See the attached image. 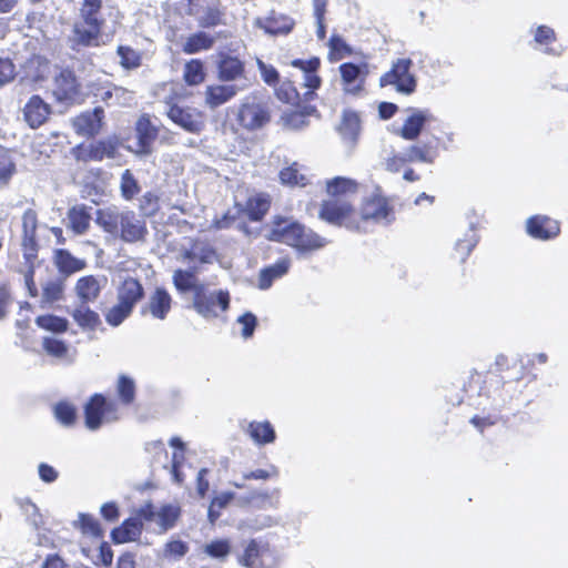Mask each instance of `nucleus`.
Wrapping results in <instances>:
<instances>
[{
  "label": "nucleus",
  "mask_w": 568,
  "mask_h": 568,
  "mask_svg": "<svg viewBox=\"0 0 568 568\" xmlns=\"http://www.w3.org/2000/svg\"><path fill=\"white\" fill-rule=\"evenodd\" d=\"M393 213V206L387 197L372 194L362 200L358 210L352 203H326L322 221L352 232H366L368 223L389 221Z\"/></svg>",
  "instance_id": "1"
},
{
  "label": "nucleus",
  "mask_w": 568,
  "mask_h": 568,
  "mask_svg": "<svg viewBox=\"0 0 568 568\" xmlns=\"http://www.w3.org/2000/svg\"><path fill=\"white\" fill-rule=\"evenodd\" d=\"M116 396L119 402L95 393L89 397L84 405V424L90 430L99 429L103 423H113L120 419L119 405L130 406L135 400L134 381L120 375L116 383Z\"/></svg>",
  "instance_id": "2"
},
{
  "label": "nucleus",
  "mask_w": 568,
  "mask_h": 568,
  "mask_svg": "<svg viewBox=\"0 0 568 568\" xmlns=\"http://www.w3.org/2000/svg\"><path fill=\"white\" fill-rule=\"evenodd\" d=\"M267 239L293 247L300 253H311L323 248L327 241L303 223L276 215L271 222Z\"/></svg>",
  "instance_id": "3"
},
{
  "label": "nucleus",
  "mask_w": 568,
  "mask_h": 568,
  "mask_svg": "<svg viewBox=\"0 0 568 568\" xmlns=\"http://www.w3.org/2000/svg\"><path fill=\"white\" fill-rule=\"evenodd\" d=\"M95 223L103 232L119 236L126 243L142 242L148 235L145 221L132 210L120 211L116 206L99 209Z\"/></svg>",
  "instance_id": "4"
},
{
  "label": "nucleus",
  "mask_w": 568,
  "mask_h": 568,
  "mask_svg": "<svg viewBox=\"0 0 568 568\" xmlns=\"http://www.w3.org/2000/svg\"><path fill=\"white\" fill-rule=\"evenodd\" d=\"M102 0H83L79 10V21L73 24L71 48H95L102 44V32L105 24L101 10Z\"/></svg>",
  "instance_id": "5"
},
{
  "label": "nucleus",
  "mask_w": 568,
  "mask_h": 568,
  "mask_svg": "<svg viewBox=\"0 0 568 568\" xmlns=\"http://www.w3.org/2000/svg\"><path fill=\"white\" fill-rule=\"evenodd\" d=\"M145 296L141 281L133 276L124 277L116 287V303L105 313V322L113 327L122 324Z\"/></svg>",
  "instance_id": "6"
},
{
  "label": "nucleus",
  "mask_w": 568,
  "mask_h": 568,
  "mask_svg": "<svg viewBox=\"0 0 568 568\" xmlns=\"http://www.w3.org/2000/svg\"><path fill=\"white\" fill-rule=\"evenodd\" d=\"M524 366L517 362H510L507 356L498 355L495 363L484 374L480 392L487 396L499 392L507 384L518 383L524 379Z\"/></svg>",
  "instance_id": "7"
},
{
  "label": "nucleus",
  "mask_w": 568,
  "mask_h": 568,
  "mask_svg": "<svg viewBox=\"0 0 568 568\" xmlns=\"http://www.w3.org/2000/svg\"><path fill=\"white\" fill-rule=\"evenodd\" d=\"M272 120V112L266 101L257 94L246 95L239 104L235 122L240 130L254 132L266 126Z\"/></svg>",
  "instance_id": "8"
},
{
  "label": "nucleus",
  "mask_w": 568,
  "mask_h": 568,
  "mask_svg": "<svg viewBox=\"0 0 568 568\" xmlns=\"http://www.w3.org/2000/svg\"><path fill=\"white\" fill-rule=\"evenodd\" d=\"M153 520L152 501L149 500L134 510V516L126 518L119 527L114 528L111 532V538L115 544L135 541L140 539L144 524Z\"/></svg>",
  "instance_id": "9"
},
{
  "label": "nucleus",
  "mask_w": 568,
  "mask_h": 568,
  "mask_svg": "<svg viewBox=\"0 0 568 568\" xmlns=\"http://www.w3.org/2000/svg\"><path fill=\"white\" fill-rule=\"evenodd\" d=\"M413 61L409 58H400L393 62L390 69L379 78L382 88L392 85L397 92L409 95L415 92L417 80L410 69Z\"/></svg>",
  "instance_id": "10"
},
{
  "label": "nucleus",
  "mask_w": 568,
  "mask_h": 568,
  "mask_svg": "<svg viewBox=\"0 0 568 568\" xmlns=\"http://www.w3.org/2000/svg\"><path fill=\"white\" fill-rule=\"evenodd\" d=\"M230 293L225 290L210 292L205 285H200L193 295V308L204 318H215L219 312L230 307Z\"/></svg>",
  "instance_id": "11"
},
{
  "label": "nucleus",
  "mask_w": 568,
  "mask_h": 568,
  "mask_svg": "<svg viewBox=\"0 0 568 568\" xmlns=\"http://www.w3.org/2000/svg\"><path fill=\"white\" fill-rule=\"evenodd\" d=\"M237 562L245 568H275L276 558L268 541L262 539H250Z\"/></svg>",
  "instance_id": "12"
},
{
  "label": "nucleus",
  "mask_w": 568,
  "mask_h": 568,
  "mask_svg": "<svg viewBox=\"0 0 568 568\" xmlns=\"http://www.w3.org/2000/svg\"><path fill=\"white\" fill-rule=\"evenodd\" d=\"M52 95L57 102L67 105L79 104L83 101L81 84L73 70L61 69L54 77Z\"/></svg>",
  "instance_id": "13"
},
{
  "label": "nucleus",
  "mask_w": 568,
  "mask_h": 568,
  "mask_svg": "<svg viewBox=\"0 0 568 568\" xmlns=\"http://www.w3.org/2000/svg\"><path fill=\"white\" fill-rule=\"evenodd\" d=\"M168 105V118L176 125L190 133H200L204 129L203 112L194 108H183L174 102V98L170 97L165 101Z\"/></svg>",
  "instance_id": "14"
},
{
  "label": "nucleus",
  "mask_w": 568,
  "mask_h": 568,
  "mask_svg": "<svg viewBox=\"0 0 568 568\" xmlns=\"http://www.w3.org/2000/svg\"><path fill=\"white\" fill-rule=\"evenodd\" d=\"M38 226V212L31 207L27 209L21 216V251L23 257L31 258L39 255Z\"/></svg>",
  "instance_id": "15"
},
{
  "label": "nucleus",
  "mask_w": 568,
  "mask_h": 568,
  "mask_svg": "<svg viewBox=\"0 0 568 568\" xmlns=\"http://www.w3.org/2000/svg\"><path fill=\"white\" fill-rule=\"evenodd\" d=\"M359 190V183L351 178L334 176L325 181V193L328 196L321 204L318 217L322 220V212L324 205L328 202L336 203H351L346 200L347 196L355 195Z\"/></svg>",
  "instance_id": "16"
},
{
  "label": "nucleus",
  "mask_w": 568,
  "mask_h": 568,
  "mask_svg": "<svg viewBox=\"0 0 568 568\" xmlns=\"http://www.w3.org/2000/svg\"><path fill=\"white\" fill-rule=\"evenodd\" d=\"M136 150L138 155H149L153 151V143L156 141L160 130L155 125L150 114H141L135 122Z\"/></svg>",
  "instance_id": "17"
},
{
  "label": "nucleus",
  "mask_w": 568,
  "mask_h": 568,
  "mask_svg": "<svg viewBox=\"0 0 568 568\" xmlns=\"http://www.w3.org/2000/svg\"><path fill=\"white\" fill-rule=\"evenodd\" d=\"M104 111L97 106L93 110L81 112L71 121L74 132L79 136L94 138L103 126Z\"/></svg>",
  "instance_id": "18"
},
{
  "label": "nucleus",
  "mask_w": 568,
  "mask_h": 568,
  "mask_svg": "<svg viewBox=\"0 0 568 568\" xmlns=\"http://www.w3.org/2000/svg\"><path fill=\"white\" fill-rule=\"evenodd\" d=\"M291 65L304 72V87L307 89L305 100H314L316 97L315 91L322 85V79L317 74L321 68L320 58L312 57L307 60L294 59Z\"/></svg>",
  "instance_id": "19"
},
{
  "label": "nucleus",
  "mask_w": 568,
  "mask_h": 568,
  "mask_svg": "<svg viewBox=\"0 0 568 568\" xmlns=\"http://www.w3.org/2000/svg\"><path fill=\"white\" fill-rule=\"evenodd\" d=\"M217 78L232 82L245 78V62L230 52H220L216 61Z\"/></svg>",
  "instance_id": "20"
},
{
  "label": "nucleus",
  "mask_w": 568,
  "mask_h": 568,
  "mask_svg": "<svg viewBox=\"0 0 568 568\" xmlns=\"http://www.w3.org/2000/svg\"><path fill=\"white\" fill-rule=\"evenodd\" d=\"M526 231L532 239L548 241L560 234V223L546 215H534L527 220Z\"/></svg>",
  "instance_id": "21"
},
{
  "label": "nucleus",
  "mask_w": 568,
  "mask_h": 568,
  "mask_svg": "<svg viewBox=\"0 0 568 568\" xmlns=\"http://www.w3.org/2000/svg\"><path fill=\"white\" fill-rule=\"evenodd\" d=\"M173 298L164 287H155L150 294L148 303L142 307V314H150L153 318L164 321L172 310Z\"/></svg>",
  "instance_id": "22"
},
{
  "label": "nucleus",
  "mask_w": 568,
  "mask_h": 568,
  "mask_svg": "<svg viewBox=\"0 0 568 568\" xmlns=\"http://www.w3.org/2000/svg\"><path fill=\"white\" fill-rule=\"evenodd\" d=\"M445 149V144L438 136H430L420 143L413 144L407 148L410 160L413 162L432 164L439 156L440 150Z\"/></svg>",
  "instance_id": "23"
},
{
  "label": "nucleus",
  "mask_w": 568,
  "mask_h": 568,
  "mask_svg": "<svg viewBox=\"0 0 568 568\" xmlns=\"http://www.w3.org/2000/svg\"><path fill=\"white\" fill-rule=\"evenodd\" d=\"M51 114V106L40 97L32 95L23 108V116L28 125L38 129L47 122Z\"/></svg>",
  "instance_id": "24"
},
{
  "label": "nucleus",
  "mask_w": 568,
  "mask_h": 568,
  "mask_svg": "<svg viewBox=\"0 0 568 568\" xmlns=\"http://www.w3.org/2000/svg\"><path fill=\"white\" fill-rule=\"evenodd\" d=\"M338 69L342 82L349 91L358 92L363 90L365 79L369 73L367 63L358 65L353 62H345Z\"/></svg>",
  "instance_id": "25"
},
{
  "label": "nucleus",
  "mask_w": 568,
  "mask_h": 568,
  "mask_svg": "<svg viewBox=\"0 0 568 568\" xmlns=\"http://www.w3.org/2000/svg\"><path fill=\"white\" fill-rule=\"evenodd\" d=\"M432 120H434V116L428 110L414 109L404 121L399 135L404 140L414 141L419 136L425 124Z\"/></svg>",
  "instance_id": "26"
},
{
  "label": "nucleus",
  "mask_w": 568,
  "mask_h": 568,
  "mask_svg": "<svg viewBox=\"0 0 568 568\" xmlns=\"http://www.w3.org/2000/svg\"><path fill=\"white\" fill-rule=\"evenodd\" d=\"M67 227L74 235H83L90 230L91 207L85 204H75L67 212Z\"/></svg>",
  "instance_id": "27"
},
{
  "label": "nucleus",
  "mask_w": 568,
  "mask_h": 568,
  "mask_svg": "<svg viewBox=\"0 0 568 568\" xmlns=\"http://www.w3.org/2000/svg\"><path fill=\"white\" fill-rule=\"evenodd\" d=\"M255 24L264 30L265 33L281 36L288 34L293 30L295 22L288 16L272 11L267 17L257 19Z\"/></svg>",
  "instance_id": "28"
},
{
  "label": "nucleus",
  "mask_w": 568,
  "mask_h": 568,
  "mask_svg": "<svg viewBox=\"0 0 568 568\" xmlns=\"http://www.w3.org/2000/svg\"><path fill=\"white\" fill-rule=\"evenodd\" d=\"M272 205V196L268 193L260 192L247 197L244 211L251 222H261L268 213Z\"/></svg>",
  "instance_id": "29"
},
{
  "label": "nucleus",
  "mask_w": 568,
  "mask_h": 568,
  "mask_svg": "<svg viewBox=\"0 0 568 568\" xmlns=\"http://www.w3.org/2000/svg\"><path fill=\"white\" fill-rule=\"evenodd\" d=\"M154 520L158 524L161 534L174 528L182 515V509L175 504H164L159 509L152 503Z\"/></svg>",
  "instance_id": "30"
},
{
  "label": "nucleus",
  "mask_w": 568,
  "mask_h": 568,
  "mask_svg": "<svg viewBox=\"0 0 568 568\" xmlns=\"http://www.w3.org/2000/svg\"><path fill=\"white\" fill-rule=\"evenodd\" d=\"M53 263L58 271L63 275H71L87 267L84 260L75 257L65 248H58L53 253Z\"/></svg>",
  "instance_id": "31"
},
{
  "label": "nucleus",
  "mask_w": 568,
  "mask_h": 568,
  "mask_svg": "<svg viewBox=\"0 0 568 568\" xmlns=\"http://www.w3.org/2000/svg\"><path fill=\"white\" fill-rule=\"evenodd\" d=\"M290 267L291 260L283 257L277 260L274 264L262 268L258 275V288H270L274 281L283 277L288 272Z\"/></svg>",
  "instance_id": "32"
},
{
  "label": "nucleus",
  "mask_w": 568,
  "mask_h": 568,
  "mask_svg": "<svg viewBox=\"0 0 568 568\" xmlns=\"http://www.w3.org/2000/svg\"><path fill=\"white\" fill-rule=\"evenodd\" d=\"M245 433L257 445H267L274 443L276 433L268 420H252L247 424Z\"/></svg>",
  "instance_id": "33"
},
{
  "label": "nucleus",
  "mask_w": 568,
  "mask_h": 568,
  "mask_svg": "<svg viewBox=\"0 0 568 568\" xmlns=\"http://www.w3.org/2000/svg\"><path fill=\"white\" fill-rule=\"evenodd\" d=\"M101 284L94 275L80 277L75 283V293L82 304L94 302L101 294Z\"/></svg>",
  "instance_id": "34"
},
{
  "label": "nucleus",
  "mask_w": 568,
  "mask_h": 568,
  "mask_svg": "<svg viewBox=\"0 0 568 568\" xmlns=\"http://www.w3.org/2000/svg\"><path fill=\"white\" fill-rule=\"evenodd\" d=\"M214 44L215 38L201 30L186 37L182 44V52L185 54H195L202 51L211 50Z\"/></svg>",
  "instance_id": "35"
},
{
  "label": "nucleus",
  "mask_w": 568,
  "mask_h": 568,
  "mask_svg": "<svg viewBox=\"0 0 568 568\" xmlns=\"http://www.w3.org/2000/svg\"><path fill=\"white\" fill-rule=\"evenodd\" d=\"M338 133L342 139L351 145L357 142L361 133V119L356 112L345 111L343 113Z\"/></svg>",
  "instance_id": "36"
},
{
  "label": "nucleus",
  "mask_w": 568,
  "mask_h": 568,
  "mask_svg": "<svg viewBox=\"0 0 568 568\" xmlns=\"http://www.w3.org/2000/svg\"><path fill=\"white\" fill-rule=\"evenodd\" d=\"M197 24L202 29H214L220 26H225V8L220 0L206 7L197 19Z\"/></svg>",
  "instance_id": "37"
},
{
  "label": "nucleus",
  "mask_w": 568,
  "mask_h": 568,
  "mask_svg": "<svg viewBox=\"0 0 568 568\" xmlns=\"http://www.w3.org/2000/svg\"><path fill=\"white\" fill-rule=\"evenodd\" d=\"M275 97L283 103L290 104L294 108H301L303 102H310L305 100V93L300 94L294 82L291 80H284L274 88Z\"/></svg>",
  "instance_id": "38"
},
{
  "label": "nucleus",
  "mask_w": 568,
  "mask_h": 568,
  "mask_svg": "<svg viewBox=\"0 0 568 568\" xmlns=\"http://www.w3.org/2000/svg\"><path fill=\"white\" fill-rule=\"evenodd\" d=\"M235 85L214 84L205 90V102L211 108H217L236 95Z\"/></svg>",
  "instance_id": "39"
},
{
  "label": "nucleus",
  "mask_w": 568,
  "mask_h": 568,
  "mask_svg": "<svg viewBox=\"0 0 568 568\" xmlns=\"http://www.w3.org/2000/svg\"><path fill=\"white\" fill-rule=\"evenodd\" d=\"M92 93L97 99L109 105L113 98H115L118 101L121 99L125 100L130 92L125 88L119 87L111 82H104L94 83Z\"/></svg>",
  "instance_id": "40"
},
{
  "label": "nucleus",
  "mask_w": 568,
  "mask_h": 568,
  "mask_svg": "<svg viewBox=\"0 0 568 568\" xmlns=\"http://www.w3.org/2000/svg\"><path fill=\"white\" fill-rule=\"evenodd\" d=\"M17 172V163L11 151L0 145V187L8 186Z\"/></svg>",
  "instance_id": "41"
},
{
  "label": "nucleus",
  "mask_w": 568,
  "mask_h": 568,
  "mask_svg": "<svg viewBox=\"0 0 568 568\" xmlns=\"http://www.w3.org/2000/svg\"><path fill=\"white\" fill-rule=\"evenodd\" d=\"M97 162H102L104 159H115L119 155L121 141L118 136L112 135L105 139L93 141Z\"/></svg>",
  "instance_id": "42"
},
{
  "label": "nucleus",
  "mask_w": 568,
  "mask_h": 568,
  "mask_svg": "<svg viewBox=\"0 0 568 568\" xmlns=\"http://www.w3.org/2000/svg\"><path fill=\"white\" fill-rule=\"evenodd\" d=\"M72 317L84 329H95L101 324L99 314L91 310L88 304L81 303L75 307Z\"/></svg>",
  "instance_id": "43"
},
{
  "label": "nucleus",
  "mask_w": 568,
  "mask_h": 568,
  "mask_svg": "<svg viewBox=\"0 0 568 568\" xmlns=\"http://www.w3.org/2000/svg\"><path fill=\"white\" fill-rule=\"evenodd\" d=\"M64 293V284L59 278L48 280L42 285L41 307L51 306L62 300Z\"/></svg>",
  "instance_id": "44"
},
{
  "label": "nucleus",
  "mask_w": 568,
  "mask_h": 568,
  "mask_svg": "<svg viewBox=\"0 0 568 568\" xmlns=\"http://www.w3.org/2000/svg\"><path fill=\"white\" fill-rule=\"evenodd\" d=\"M196 275L194 271L190 270H175L172 276V282L175 287V290L180 293H186L192 291L193 295L196 292V288L201 284H196Z\"/></svg>",
  "instance_id": "45"
},
{
  "label": "nucleus",
  "mask_w": 568,
  "mask_h": 568,
  "mask_svg": "<svg viewBox=\"0 0 568 568\" xmlns=\"http://www.w3.org/2000/svg\"><path fill=\"white\" fill-rule=\"evenodd\" d=\"M116 54L120 58V65L124 70H135L142 65V52L133 49L130 45L120 44L116 48Z\"/></svg>",
  "instance_id": "46"
},
{
  "label": "nucleus",
  "mask_w": 568,
  "mask_h": 568,
  "mask_svg": "<svg viewBox=\"0 0 568 568\" xmlns=\"http://www.w3.org/2000/svg\"><path fill=\"white\" fill-rule=\"evenodd\" d=\"M138 209L142 217H154L161 210V197L154 191H146L139 199Z\"/></svg>",
  "instance_id": "47"
},
{
  "label": "nucleus",
  "mask_w": 568,
  "mask_h": 568,
  "mask_svg": "<svg viewBox=\"0 0 568 568\" xmlns=\"http://www.w3.org/2000/svg\"><path fill=\"white\" fill-rule=\"evenodd\" d=\"M141 192V186L133 172L129 169L124 170L120 178V194L123 200L130 202L134 200Z\"/></svg>",
  "instance_id": "48"
},
{
  "label": "nucleus",
  "mask_w": 568,
  "mask_h": 568,
  "mask_svg": "<svg viewBox=\"0 0 568 568\" xmlns=\"http://www.w3.org/2000/svg\"><path fill=\"white\" fill-rule=\"evenodd\" d=\"M36 324L38 327L55 334L65 333L69 328L67 318L53 314L39 315L36 318Z\"/></svg>",
  "instance_id": "49"
},
{
  "label": "nucleus",
  "mask_w": 568,
  "mask_h": 568,
  "mask_svg": "<svg viewBox=\"0 0 568 568\" xmlns=\"http://www.w3.org/2000/svg\"><path fill=\"white\" fill-rule=\"evenodd\" d=\"M278 178L282 184L291 187H304L308 184V179L304 174L300 173L297 163L283 168L278 173Z\"/></svg>",
  "instance_id": "50"
},
{
  "label": "nucleus",
  "mask_w": 568,
  "mask_h": 568,
  "mask_svg": "<svg viewBox=\"0 0 568 568\" xmlns=\"http://www.w3.org/2000/svg\"><path fill=\"white\" fill-rule=\"evenodd\" d=\"M183 79L189 85H199L205 80L204 64L200 59H192L184 65Z\"/></svg>",
  "instance_id": "51"
},
{
  "label": "nucleus",
  "mask_w": 568,
  "mask_h": 568,
  "mask_svg": "<svg viewBox=\"0 0 568 568\" xmlns=\"http://www.w3.org/2000/svg\"><path fill=\"white\" fill-rule=\"evenodd\" d=\"M235 498L232 491H223L214 496L207 510L209 520L214 524L221 516L222 510Z\"/></svg>",
  "instance_id": "52"
},
{
  "label": "nucleus",
  "mask_w": 568,
  "mask_h": 568,
  "mask_svg": "<svg viewBox=\"0 0 568 568\" xmlns=\"http://www.w3.org/2000/svg\"><path fill=\"white\" fill-rule=\"evenodd\" d=\"M300 109V111H291L282 116L285 126L296 130L303 128L307 123L306 116L314 111V108L302 104Z\"/></svg>",
  "instance_id": "53"
},
{
  "label": "nucleus",
  "mask_w": 568,
  "mask_h": 568,
  "mask_svg": "<svg viewBox=\"0 0 568 568\" xmlns=\"http://www.w3.org/2000/svg\"><path fill=\"white\" fill-rule=\"evenodd\" d=\"M331 61H339L353 54V49L345 42V40L336 34H333L328 40Z\"/></svg>",
  "instance_id": "54"
},
{
  "label": "nucleus",
  "mask_w": 568,
  "mask_h": 568,
  "mask_svg": "<svg viewBox=\"0 0 568 568\" xmlns=\"http://www.w3.org/2000/svg\"><path fill=\"white\" fill-rule=\"evenodd\" d=\"M38 257L39 255H34V257L31 258L23 257L26 265V270L23 271L24 285L30 297H37L39 295V290L34 281Z\"/></svg>",
  "instance_id": "55"
},
{
  "label": "nucleus",
  "mask_w": 568,
  "mask_h": 568,
  "mask_svg": "<svg viewBox=\"0 0 568 568\" xmlns=\"http://www.w3.org/2000/svg\"><path fill=\"white\" fill-rule=\"evenodd\" d=\"M42 348L47 355L57 359H63L69 354L68 344L64 341L54 337H43Z\"/></svg>",
  "instance_id": "56"
},
{
  "label": "nucleus",
  "mask_w": 568,
  "mask_h": 568,
  "mask_svg": "<svg viewBox=\"0 0 568 568\" xmlns=\"http://www.w3.org/2000/svg\"><path fill=\"white\" fill-rule=\"evenodd\" d=\"M77 527L84 535H90L95 538L103 537V529L97 518L90 514H80Z\"/></svg>",
  "instance_id": "57"
},
{
  "label": "nucleus",
  "mask_w": 568,
  "mask_h": 568,
  "mask_svg": "<svg viewBox=\"0 0 568 568\" xmlns=\"http://www.w3.org/2000/svg\"><path fill=\"white\" fill-rule=\"evenodd\" d=\"M71 156L78 163L97 162L94 143L81 142L70 150Z\"/></svg>",
  "instance_id": "58"
},
{
  "label": "nucleus",
  "mask_w": 568,
  "mask_h": 568,
  "mask_svg": "<svg viewBox=\"0 0 568 568\" xmlns=\"http://www.w3.org/2000/svg\"><path fill=\"white\" fill-rule=\"evenodd\" d=\"M55 418L64 426H73L77 422V408L68 402H59L54 407Z\"/></svg>",
  "instance_id": "59"
},
{
  "label": "nucleus",
  "mask_w": 568,
  "mask_h": 568,
  "mask_svg": "<svg viewBox=\"0 0 568 568\" xmlns=\"http://www.w3.org/2000/svg\"><path fill=\"white\" fill-rule=\"evenodd\" d=\"M189 551V545L180 539H171L163 546V557L169 560H180Z\"/></svg>",
  "instance_id": "60"
},
{
  "label": "nucleus",
  "mask_w": 568,
  "mask_h": 568,
  "mask_svg": "<svg viewBox=\"0 0 568 568\" xmlns=\"http://www.w3.org/2000/svg\"><path fill=\"white\" fill-rule=\"evenodd\" d=\"M328 0H313L314 17L317 24V36L323 39L326 34L325 14L327 11Z\"/></svg>",
  "instance_id": "61"
},
{
  "label": "nucleus",
  "mask_w": 568,
  "mask_h": 568,
  "mask_svg": "<svg viewBox=\"0 0 568 568\" xmlns=\"http://www.w3.org/2000/svg\"><path fill=\"white\" fill-rule=\"evenodd\" d=\"M216 256V252L213 247L205 245L199 251L193 247L191 251H186L184 257L191 261L197 260L201 263H211Z\"/></svg>",
  "instance_id": "62"
},
{
  "label": "nucleus",
  "mask_w": 568,
  "mask_h": 568,
  "mask_svg": "<svg viewBox=\"0 0 568 568\" xmlns=\"http://www.w3.org/2000/svg\"><path fill=\"white\" fill-rule=\"evenodd\" d=\"M407 163H414L410 160V154L408 150H406L405 154L396 153L386 159L385 168L388 172L397 173L399 172Z\"/></svg>",
  "instance_id": "63"
},
{
  "label": "nucleus",
  "mask_w": 568,
  "mask_h": 568,
  "mask_svg": "<svg viewBox=\"0 0 568 568\" xmlns=\"http://www.w3.org/2000/svg\"><path fill=\"white\" fill-rule=\"evenodd\" d=\"M230 551V542L225 539L213 540L205 546V552L213 558H224Z\"/></svg>",
  "instance_id": "64"
}]
</instances>
